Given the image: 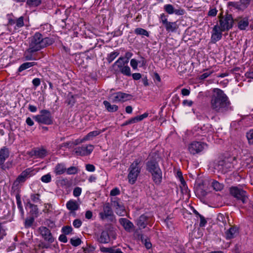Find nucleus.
<instances>
[{
  "label": "nucleus",
  "instance_id": "obj_15",
  "mask_svg": "<svg viewBox=\"0 0 253 253\" xmlns=\"http://www.w3.org/2000/svg\"><path fill=\"white\" fill-rule=\"evenodd\" d=\"M113 215V213L109 203L105 204L103 207V211L99 213L100 217L102 220H104Z\"/></svg>",
  "mask_w": 253,
  "mask_h": 253
},
{
  "label": "nucleus",
  "instance_id": "obj_23",
  "mask_svg": "<svg viewBox=\"0 0 253 253\" xmlns=\"http://www.w3.org/2000/svg\"><path fill=\"white\" fill-rule=\"evenodd\" d=\"M67 208L71 211H75L79 209V205L76 201L70 200L66 204Z\"/></svg>",
  "mask_w": 253,
  "mask_h": 253
},
{
  "label": "nucleus",
  "instance_id": "obj_34",
  "mask_svg": "<svg viewBox=\"0 0 253 253\" xmlns=\"http://www.w3.org/2000/svg\"><path fill=\"white\" fill-rule=\"evenodd\" d=\"M165 11L169 14H173L174 12V8L172 4H167L164 6Z\"/></svg>",
  "mask_w": 253,
  "mask_h": 253
},
{
  "label": "nucleus",
  "instance_id": "obj_61",
  "mask_svg": "<svg viewBox=\"0 0 253 253\" xmlns=\"http://www.w3.org/2000/svg\"><path fill=\"white\" fill-rule=\"evenodd\" d=\"M120 190L117 188H115L113 189L111 191L110 195L111 196H117V195H119L120 194Z\"/></svg>",
  "mask_w": 253,
  "mask_h": 253
},
{
  "label": "nucleus",
  "instance_id": "obj_40",
  "mask_svg": "<svg viewBox=\"0 0 253 253\" xmlns=\"http://www.w3.org/2000/svg\"><path fill=\"white\" fill-rule=\"evenodd\" d=\"M70 243L72 246L77 247L81 244L82 241L79 238H77L75 239L71 238L70 240Z\"/></svg>",
  "mask_w": 253,
  "mask_h": 253
},
{
  "label": "nucleus",
  "instance_id": "obj_27",
  "mask_svg": "<svg viewBox=\"0 0 253 253\" xmlns=\"http://www.w3.org/2000/svg\"><path fill=\"white\" fill-rule=\"evenodd\" d=\"M47 152L44 149L35 150L33 151V155L36 158H42L46 155Z\"/></svg>",
  "mask_w": 253,
  "mask_h": 253
},
{
  "label": "nucleus",
  "instance_id": "obj_6",
  "mask_svg": "<svg viewBox=\"0 0 253 253\" xmlns=\"http://www.w3.org/2000/svg\"><path fill=\"white\" fill-rule=\"evenodd\" d=\"M34 119L40 124L50 125L53 124V118L50 111L42 110L40 114L34 117Z\"/></svg>",
  "mask_w": 253,
  "mask_h": 253
},
{
  "label": "nucleus",
  "instance_id": "obj_33",
  "mask_svg": "<svg viewBox=\"0 0 253 253\" xmlns=\"http://www.w3.org/2000/svg\"><path fill=\"white\" fill-rule=\"evenodd\" d=\"M134 33L138 35L145 36L147 37L149 36L148 32L141 28H136L134 30Z\"/></svg>",
  "mask_w": 253,
  "mask_h": 253
},
{
  "label": "nucleus",
  "instance_id": "obj_62",
  "mask_svg": "<svg viewBox=\"0 0 253 253\" xmlns=\"http://www.w3.org/2000/svg\"><path fill=\"white\" fill-rule=\"evenodd\" d=\"M32 83L35 87H37L40 85L41 80L39 78H35L33 80Z\"/></svg>",
  "mask_w": 253,
  "mask_h": 253
},
{
  "label": "nucleus",
  "instance_id": "obj_1",
  "mask_svg": "<svg viewBox=\"0 0 253 253\" xmlns=\"http://www.w3.org/2000/svg\"><path fill=\"white\" fill-rule=\"evenodd\" d=\"M213 91L211 100V108L217 113H224L230 109V102L223 91L214 88Z\"/></svg>",
  "mask_w": 253,
  "mask_h": 253
},
{
  "label": "nucleus",
  "instance_id": "obj_45",
  "mask_svg": "<svg viewBox=\"0 0 253 253\" xmlns=\"http://www.w3.org/2000/svg\"><path fill=\"white\" fill-rule=\"evenodd\" d=\"M247 7V5L245 4V3L240 2H237L236 6H235V8L236 9H238L239 10H243L244 9Z\"/></svg>",
  "mask_w": 253,
  "mask_h": 253
},
{
  "label": "nucleus",
  "instance_id": "obj_9",
  "mask_svg": "<svg viewBox=\"0 0 253 253\" xmlns=\"http://www.w3.org/2000/svg\"><path fill=\"white\" fill-rule=\"evenodd\" d=\"M219 27L221 31H228L231 29L233 25V19L231 14H227L224 18L219 16Z\"/></svg>",
  "mask_w": 253,
  "mask_h": 253
},
{
  "label": "nucleus",
  "instance_id": "obj_41",
  "mask_svg": "<svg viewBox=\"0 0 253 253\" xmlns=\"http://www.w3.org/2000/svg\"><path fill=\"white\" fill-rule=\"evenodd\" d=\"M213 73L212 71H210L207 70L206 72L203 74L199 76V78L200 80H204L208 78L210 75H211Z\"/></svg>",
  "mask_w": 253,
  "mask_h": 253
},
{
  "label": "nucleus",
  "instance_id": "obj_16",
  "mask_svg": "<svg viewBox=\"0 0 253 253\" xmlns=\"http://www.w3.org/2000/svg\"><path fill=\"white\" fill-rule=\"evenodd\" d=\"M119 222L125 230L128 232L132 231L134 229V226L133 223L126 218H120Z\"/></svg>",
  "mask_w": 253,
  "mask_h": 253
},
{
  "label": "nucleus",
  "instance_id": "obj_39",
  "mask_svg": "<svg viewBox=\"0 0 253 253\" xmlns=\"http://www.w3.org/2000/svg\"><path fill=\"white\" fill-rule=\"evenodd\" d=\"M16 202L18 208L20 209L22 214L24 213L23 209L22 208V203L21 201L20 196L19 194L16 195Z\"/></svg>",
  "mask_w": 253,
  "mask_h": 253
},
{
  "label": "nucleus",
  "instance_id": "obj_43",
  "mask_svg": "<svg viewBox=\"0 0 253 253\" xmlns=\"http://www.w3.org/2000/svg\"><path fill=\"white\" fill-rule=\"evenodd\" d=\"M171 101L174 106H177L179 104L180 101L178 95L175 94L172 97Z\"/></svg>",
  "mask_w": 253,
  "mask_h": 253
},
{
  "label": "nucleus",
  "instance_id": "obj_19",
  "mask_svg": "<svg viewBox=\"0 0 253 253\" xmlns=\"http://www.w3.org/2000/svg\"><path fill=\"white\" fill-rule=\"evenodd\" d=\"M235 21L238 23V28L241 30H244L249 26V19L248 17H238Z\"/></svg>",
  "mask_w": 253,
  "mask_h": 253
},
{
  "label": "nucleus",
  "instance_id": "obj_2",
  "mask_svg": "<svg viewBox=\"0 0 253 253\" xmlns=\"http://www.w3.org/2000/svg\"><path fill=\"white\" fill-rule=\"evenodd\" d=\"M158 155L153 153L149 155L146 163V169L151 174L152 179L156 185H159L162 181V171L159 165Z\"/></svg>",
  "mask_w": 253,
  "mask_h": 253
},
{
  "label": "nucleus",
  "instance_id": "obj_24",
  "mask_svg": "<svg viewBox=\"0 0 253 253\" xmlns=\"http://www.w3.org/2000/svg\"><path fill=\"white\" fill-rule=\"evenodd\" d=\"M148 116V114L147 113H145L142 115L140 116H137L135 117L132 118L128 120L129 124H134L138 122L141 121L143 120L144 119L147 118Z\"/></svg>",
  "mask_w": 253,
  "mask_h": 253
},
{
  "label": "nucleus",
  "instance_id": "obj_13",
  "mask_svg": "<svg viewBox=\"0 0 253 253\" xmlns=\"http://www.w3.org/2000/svg\"><path fill=\"white\" fill-rule=\"evenodd\" d=\"M113 102H125L131 98L132 96L127 93L122 92H117L113 94Z\"/></svg>",
  "mask_w": 253,
  "mask_h": 253
},
{
  "label": "nucleus",
  "instance_id": "obj_54",
  "mask_svg": "<svg viewBox=\"0 0 253 253\" xmlns=\"http://www.w3.org/2000/svg\"><path fill=\"white\" fill-rule=\"evenodd\" d=\"M199 218H200V222L199 226L201 227L205 226V225L207 223V221L206 220L205 218L203 215H200Z\"/></svg>",
  "mask_w": 253,
  "mask_h": 253
},
{
  "label": "nucleus",
  "instance_id": "obj_38",
  "mask_svg": "<svg viewBox=\"0 0 253 253\" xmlns=\"http://www.w3.org/2000/svg\"><path fill=\"white\" fill-rule=\"evenodd\" d=\"M119 54V52L118 51H114L113 52H111L108 56L107 58V61L109 63L112 62L115 58L118 56Z\"/></svg>",
  "mask_w": 253,
  "mask_h": 253
},
{
  "label": "nucleus",
  "instance_id": "obj_59",
  "mask_svg": "<svg viewBox=\"0 0 253 253\" xmlns=\"http://www.w3.org/2000/svg\"><path fill=\"white\" fill-rule=\"evenodd\" d=\"M174 13L177 15H183L185 14V10L181 8L176 9L174 10Z\"/></svg>",
  "mask_w": 253,
  "mask_h": 253
},
{
  "label": "nucleus",
  "instance_id": "obj_20",
  "mask_svg": "<svg viewBox=\"0 0 253 253\" xmlns=\"http://www.w3.org/2000/svg\"><path fill=\"white\" fill-rule=\"evenodd\" d=\"M222 32L220 30L217 24L215 25L213 28V33L211 35L212 41L214 42L219 41L221 39Z\"/></svg>",
  "mask_w": 253,
  "mask_h": 253
},
{
  "label": "nucleus",
  "instance_id": "obj_35",
  "mask_svg": "<svg viewBox=\"0 0 253 253\" xmlns=\"http://www.w3.org/2000/svg\"><path fill=\"white\" fill-rule=\"evenodd\" d=\"M141 229H137L134 230V236L135 238H137L139 240H140L142 242H144V237L141 233Z\"/></svg>",
  "mask_w": 253,
  "mask_h": 253
},
{
  "label": "nucleus",
  "instance_id": "obj_8",
  "mask_svg": "<svg viewBox=\"0 0 253 253\" xmlns=\"http://www.w3.org/2000/svg\"><path fill=\"white\" fill-rule=\"evenodd\" d=\"M229 191L230 194L237 200L241 201L243 204L247 203L248 197L246 191L236 186L231 187Z\"/></svg>",
  "mask_w": 253,
  "mask_h": 253
},
{
  "label": "nucleus",
  "instance_id": "obj_21",
  "mask_svg": "<svg viewBox=\"0 0 253 253\" xmlns=\"http://www.w3.org/2000/svg\"><path fill=\"white\" fill-rule=\"evenodd\" d=\"M239 233L238 229L235 226L231 227L225 232L226 238L227 239H231L236 237Z\"/></svg>",
  "mask_w": 253,
  "mask_h": 253
},
{
  "label": "nucleus",
  "instance_id": "obj_42",
  "mask_svg": "<svg viewBox=\"0 0 253 253\" xmlns=\"http://www.w3.org/2000/svg\"><path fill=\"white\" fill-rule=\"evenodd\" d=\"M247 137L250 144L253 145V129L247 133Z\"/></svg>",
  "mask_w": 253,
  "mask_h": 253
},
{
  "label": "nucleus",
  "instance_id": "obj_51",
  "mask_svg": "<svg viewBox=\"0 0 253 253\" xmlns=\"http://www.w3.org/2000/svg\"><path fill=\"white\" fill-rule=\"evenodd\" d=\"M82 192V189L80 187H77L75 188L73 191V195L75 197L79 196Z\"/></svg>",
  "mask_w": 253,
  "mask_h": 253
},
{
  "label": "nucleus",
  "instance_id": "obj_58",
  "mask_svg": "<svg viewBox=\"0 0 253 253\" xmlns=\"http://www.w3.org/2000/svg\"><path fill=\"white\" fill-rule=\"evenodd\" d=\"M113 248H105L104 247H100V250L101 252L110 253L112 252Z\"/></svg>",
  "mask_w": 253,
  "mask_h": 253
},
{
  "label": "nucleus",
  "instance_id": "obj_36",
  "mask_svg": "<svg viewBox=\"0 0 253 253\" xmlns=\"http://www.w3.org/2000/svg\"><path fill=\"white\" fill-rule=\"evenodd\" d=\"M41 3V0H27V4L30 6H37Z\"/></svg>",
  "mask_w": 253,
  "mask_h": 253
},
{
  "label": "nucleus",
  "instance_id": "obj_3",
  "mask_svg": "<svg viewBox=\"0 0 253 253\" xmlns=\"http://www.w3.org/2000/svg\"><path fill=\"white\" fill-rule=\"evenodd\" d=\"M52 43V40L49 38H43L39 32L36 33L30 41L29 47L27 52L33 53Z\"/></svg>",
  "mask_w": 253,
  "mask_h": 253
},
{
  "label": "nucleus",
  "instance_id": "obj_56",
  "mask_svg": "<svg viewBox=\"0 0 253 253\" xmlns=\"http://www.w3.org/2000/svg\"><path fill=\"white\" fill-rule=\"evenodd\" d=\"M131 66L133 69H136L137 68L138 62L135 59H132L130 62Z\"/></svg>",
  "mask_w": 253,
  "mask_h": 253
},
{
  "label": "nucleus",
  "instance_id": "obj_30",
  "mask_svg": "<svg viewBox=\"0 0 253 253\" xmlns=\"http://www.w3.org/2000/svg\"><path fill=\"white\" fill-rule=\"evenodd\" d=\"M101 133L100 131L94 130L88 133L82 140L81 142H83L84 140H89L92 137L97 136Z\"/></svg>",
  "mask_w": 253,
  "mask_h": 253
},
{
  "label": "nucleus",
  "instance_id": "obj_44",
  "mask_svg": "<svg viewBox=\"0 0 253 253\" xmlns=\"http://www.w3.org/2000/svg\"><path fill=\"white\" fill-rule=\"evenodd\" d=\"M73 229L71 226H63L62 228V231L64 233V234H69L72 231Z\"/></svg>",
  "mask_w": 253,
  "mask_h": 253
},
{
  "label": "nucleus",
  "instance_id": "obj_11",
  "mask_svg": "<svg viewBox=\"0 0 253 253\" xmlns=\"http://www.w3.org/2000/svg\"><path fill=\"white\" fill-rule=\"evenodd\" d=\"M94 146L92 145H84L75 148V153L77 156H87L92 152Z\"/></svg>",
  "mask_w": 253,
  "mask_h": 253
},
{
  "label": "nucleus",
  "instance_id": "obj_22",
  "mask_svg": "<svg viewBox=\"0 0 253 253\" xmlns=\"http://www.w3.org/2000/svg\"><path fill=\"white\" fill-rule=\"evenodd\" d=\"M8 149L4 147L0 150V165L3 164L4 162L9 156Z\"/></svg>",
  "mask_w": 253,
  "mask_h": 253
},
{
  "label": "nucleus",
  "instance_id": "obj_53",
  "mask_svg": "<svg viewBox=\"0 0 253 253\" xmlns=\"http://www.w3.org/2000/svg\"><path fill=\"white\" fill-rule=\"evenodd\" d=\"M16 26L18 27H21L24 25L23 17L21 16L16 20Z\"/></svg>",
  "mask_w": 253,
  "mask_h": 253
},
{
  "label": "nucleus",
  "instance_id": "obj_18",
  "mask_svg": "<svg viewBox=\"0 0 253 253\" xmlns=\"http://www.w3.org/2000/svg\"><path fill=\"white\" fill-rule=\"evenodd\" d=\"M149 217L145 214L141 215L136 220V224L139 229H144L148 224Z\"/></svg>",
  "mask_w": 253,
  "mask_h": 253
},
{
  "label": "nucleus",
  "instance_id": "obj_26",
  "mask_svg": "<svg viewBox=\"0 0 253 253\" xmlns=\"http://www.w3.org/2000/svg\"><path fill=\"white\" fill-rule=\"evenodd\" d=\"M66 170V167L63 164H58L54 168V172L57 175L63 174Z\"/></svg>",
  "mask_w": 253,
  "mask_h": 253
},
{
  "label": "nucleus",
  "instance_id": "obj_10",
  "mask_svg": "<svg viewBox=\"0 0 253 253\" xmlns=\"http://www.w3.org/2000/svg\"><path fill=\"white\" fill-rule=\"evenodd\" d=\"M207 146L205 143L199 141H193L189 144L188 149L190 154L195 155L202 152Z\"/></svg>",
  "mask_w": 253,
  "mask_h": 253
},
{
  "label": "nucleus",
  "instance_id": "obj_57",
  "mask_svg": "<svg viewBox=\"0 0 253 253\" xmlns=\"http://www.w3.org/2000/svg\"><path fill=\"white\" fill-rule=\"evenodd\" d=\"M82 223V222L80 219H76L73 221V224L75 228H79L81 226Z\"/></svg>",
  "mask_w": 253,
  "mask_h": 253
},
{
  "label": "nucleus",
  "instance_id": "obj_50",
  "mask_svg": "<svg viewBox=\"0 0 253 253\" xmlns=\"http://www.w3.org/2000/svg\"><path fill=\"white\" fill-rule=\"evenodd\" d=\"M227 218V217H226L224 216V215L222 214L219 213L217 216V220L219 222H221L223 224L225 225L226 223V219Z\"/></svg>",
  "mask_w": 253,
  "mask_h": 253
},
{
  "label": "nucleus",
  "instance_id": "obj_12",
  "mask_svg": "<svg viewBox=\"0 0 253 253\" xmlns=\"http://www.w3.org/2000/svg\"><path fill=\"white\" fill-rule=\"evenodd\" d=\"M39 230L40 234L45 241L48 242L49 244L54 242V239L48 228L44 226H42L39 228Z\"/></svg>",
  "mask_w": 253,
  "mask_h": 253
},
{
  "label": "nucleus",
  "instance_id": "obj_63",
  "mask_svg": "<svg viewBox=\"0 0 253 253\" xmlns=\"http://www.w3.org/2000/svg\"><path fill=\"white\" fill-rule=\"evenodd\" d=\"M217 10L215 8H212L209 10L208 15L210 16H215L217 14Z\"/></svg>",
  "mask_w": 253,
  "mask_h": 253
},
{
  "label": "nucleus",
  "instance_id": "obj_37",
  "mask_svg": "<svg viewBox=\"0 0 253 253\" xmlns=\"http://www.w3.org/2000/svg\"><path fill=\"white\" fill-rule=\"evenodd\" d=\"M34 220L35 219L34 217H30L27 218L25 221V227L26 228H29L31 227L34 222Z\"/></svg>",
  "mask_w": 253,
  "mask_h": 253
},
{
  "label": "nucleus",
  "instance_id": "obj_28",
  "mask_svg": "<svg viewBox=\"0 0 253 253\" xmlns=\"http://www.w3.org/2000/svg\"><path fill=\"white\" fill-rule=\"evenodd\" d=\"M165 26L167 31L168 32H173L177 28L175 22H168L167 23H166Z\"/></svg>",
  "mask_w": 253,
  "mask_h": 253
},
{
  "label": "nucleus",
  "instance_id": "obj_55",
  "mask_svg": "<svg viewBox=\"0 0 253 253\" xmlns=\"http://www.w3.org/2000/svg\"><path fill=\"white\" fill-rule=\"evenodd\" d=\"M39 196L40 195L38 194H32L31 196V198L33 202L37 203L40 200Z\"/></svg>",
  "mask_w": 253,
  "mask_h": 253
},
{
  "label": "nucleus",
  "instance_id": "obj_29",
  "mask_svg": "<svg viewBox=\"0 0 253 253\" xmlns=\"http://www.w3.org/2000/svg\"><path fill=\"white\" fill-rule=\"evenodd\" d=\"M27 204L31 209L30 213L32 215H34L35 217H37L39 212V209L37 206L31 203L30 202H28Z\"/></svg>",
  "mask_w": 253,
  "mask_h": 253
},
{
  "label": "nucleus",
  "instance_id": "obj_46",
  "mask_svg": "<svg viewBox=\"0 0 253 253\" xmlns=\"http://www.w3.org/2000/svg\"><path fill=\"white\" fill-rule=\"evenodd\" d=\"M51 175L49 173L44 175L41 177V180L44 183H48L51 181Z\"/></svg>",
  "mask_w": 253,
  "mask_h": 253
},
{
  "label": "nucleus",
  "instance_id": "obj_60",
  "mask_svg": "<svg viewBox=\"0 0 253 253\" xmlns=\"http://www.w3.org/2000/svg\"><path fill=\"white\" fill-rule=\"evenodd\" d=\"M86 169L88 171L93 172L95 170V167L93 165L87 164L85 166Z\"/></svg>",
  "mask_w": 253,
  "mask_h": 253
},
{
  "label": "nucleus",
  "instance_id": "obj_31",
  "mask_svg": "<svg viewBox=\"0 0 253 253\" xmlns=\"http://www.w3.org/2000/svg\"><path fill=\"white\" fill-rule=\"evenodd\" d=\"M36 65L35 62H26L22 64L19 68L18 71L22 72V71L26 70L31 67H32Z\"/></svg>",
  "mask_w": 253,
  "mask_h": 253
},
{
  "label": "nucleus",
  "instance_id": "obj_32",
  "mask_svg": "<svg viewBox=\"0 0 253 253\" xmlns=\"http://www.w3.org/2000/svg\"><path fill=\"white\" fill-rule=\"evenodd\" d=\"M211 185L213 189L217 191H221L224 187L223 184L220 183L216 180H214L212 182Z\"/></svg>",
  "mask_w": 253,
  "mask_h": 253
},
{
  "label": "nucleus",
  "instance_id": "obj_47",
  "mask_svg": "<svg viewBox=\"0 0 253 253\" xmlns=\"http://www.w3.org/2000/svg\"><path fill=\"white\" fill-rule=\"evenodd\" d=\"M60 184L62 186H65L67 187L71 185V182L67 178H63L60 180Z\"/></svg>",
  "mask_w": 253,
  "mask_h": 253
},
{
  "label": "nucleus",
  "instance_id": "obj_14",
  "mask_svg": "<svg viewBox=\"0 0 253 253\" xmlns=\"http://www.w3.org/2000/svg\"><path fill=\"white\" fill-rule=\"evenodd\" d=\"M232 166L230 160L228 158L219 161L217 164L218 169L224 172L230 169Z\"/></svg>",
  "mask_w": 253,
  "mask_h": 253
},
{
  "label": "nucleus",
  "instance_id": "obj_49",
  "mask_svg": "<svg viewBox=\"0 0 253 253\" xmlns=\"http://www.w3.org/2000/svg\"><path fill=\"white\" fill-rule=\"evenodd\" d=\"M78 169L75 167H71L67 169V173L68 174H74L77 173Z\"/></svg>",
  "mask_w": 253,
  "mask_h": 253
},
{
  "label": "nucleus",
  "instance_id": "obj_17",
  "mask_svg": "<svg viewBox=\"0 0 253 253\" xmlns=\"http://www.w3.org/2000/svg\"><path fill=\"white\" fill-rule=\"evenodd\" d=\"M33 171L31 169H27L18 176L16 182L18 183H23L29 177L33 175Z\"/></svg>",
  "mask_w": 253,
  "mask_h": 253
},
{
  "label": "nucleus",
  "instance_id": "obj_52",
  "mask_svg": "<svg viewBox=\"0 0 253 253\" xmlns=\"http://www.w3.org/2000/svg\"><path fill=\"white\" fill-rule=\"evenodd\" d=\"M52 205L50 204H45L43 211L45 213H48L51 211Z\"/></svg>",
  "mask_w": 253,
  "mask_h": 253
},
{
  "label": "nucleus",
  "instance_id": "obj_64",
  "mask_svg": "<svg viewBox=\"0 0 253 253\" xmlns=\"http://www.w3.org/2000/svg\"><path fill=\"white\" fill-rule=\"evenodd\" d=\"M66 234H61L59 237V240L63 243H66L67 242V238L65 235Z\"/></svg>",
  "mask_w": 253,
  "mask_h": 253
},
{
  "label": "nucleus",
  "instance_id": "obj_7",
  "mask_svg": "<svg viewBox=\"0 0 253 253\" xmlns=\"http://www.w3.org/2000/svg\"><path fill=\"white\" fill-rule=\"evenodd\" d=\"M117 234L113 227H108L103 230L99 237L98 238V241L102 244L108 243L111 239H115Z\"/></svg>",
  "mask_w": 253,
  "mask_h": 253
},
{
  "label": "nucleus",
  "instance_id": "obj_25",
  "mask_svg": "<svg viewBox=\"0 0 253 253\" xmlns=\"http://www.w3.org/2000/svg\"><path fill=\"white\" fill-rule=\"evenodd\" d=\"M103 104L106 110L109 112H115L118 110V106L117 105H111L110 102L106 100L103 101Z\"/></svg>",
  "mask_w": 253,
  "mask_h": 253
},
{
  "label": "nucleus",
  "instance_id": "obj_48",
  "mask_svg": "<svg viewBox=\"0 0 253 253\" xmlns=\"http://www.w3.org/2000/svg\"><path fill=\"white\" fill-rule=\"evenodd\" d=\"M79 142L76 141L75 143H73L72 142H67L62 144L61 147H65L68 148L72 147L74 145H76L79 144Z\"/></svg>",
  "mask_w": 253,
  "mask_h": 253
},
{
  "label": "nucleus",
  "instance_id": "obj_4",
  "mask_svg": "<svg viewBox=\"0 0 253 253\" xmlns=\"http://www.w3.org/2000/svg\"><path fill=\"white\" fill-rule=\"evenodd\" d=\"M128 61L125 57H120L112 65L113 70L116 74L122 73L126 76H130V68L127 65Z\"/></svg>",
  "mask_w": 253,
  "mask_h": 253
},
{
  "label": "nucleus",
  "instance_id": "obj_5",
  "mask_svg": "<svg viewBox=\"0 0 253 253\" xmlns=\"http://www.w3.org/2000/svg\"><path fill=\"white\" fill-rule=\"evenodd\" d=\"M141 162V159H136L130 166L128 171L129 173L127 176L128 182L130 184H134L136 181L137 178L139 174L141 168L138 165Z\"/></svg>",
  "mask_w": 253,
  "mask_h": 253
}]
</instances>
